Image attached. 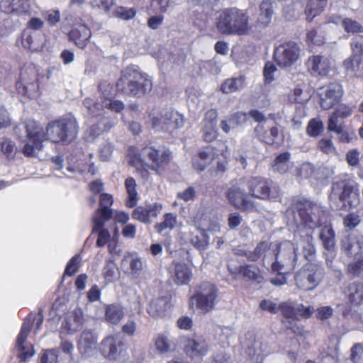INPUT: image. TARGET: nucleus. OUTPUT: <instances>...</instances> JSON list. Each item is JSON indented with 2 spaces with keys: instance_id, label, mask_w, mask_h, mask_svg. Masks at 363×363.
Wrapping results in <instances>:
<instances>
[{
  "instance_id": "f257e3e1",
  "label": "nucleus",
  "mask_w": 363,
  "mask_h": 363,
  "mask_svg": "<svg viewBox=\"0 0 363 363\" xmlns=\"http://www.w3.org/2000/svg\"><path fill=\"white\" fill-rule=\"evenodd\" d=\"M325 212L323 208L318 203L306 202L305 207L298 210L294 219L298 226L303 225L308 228L304 235H301L306 240L303 245L304 257L308 260H311L315 253V248L312 243L313 230L320 226Z\"/></svg>"
},
{
  "instance_id": "f03ea898",
  "label": "nucleus",
  "mask_w": 363,
  "mask_h": 363,
  "mask_svg": "<svg viewBox=\"0 0 363 363\" xmlns=\"http://www.w3.org/2000/svg\"><path fill=\"white\" fill-rule=\"evenodd\" d=\"M246 11L235 7L225 9L216 19V28L223 35H245L252 29Z\"/></svg>"
},
{
  "instance_id": "7ed1b4c3",
  "label": "nucleus",
  "mask_w": 363,
  "mask_h": 363,
  "mask_svg": "<svg viewBox=\"0 0 363 363\" xmlns=\"http://www.w3.org/2000/svg\"><path fill=\"white\" fill-rule=\"evenodd\" d=\"M118 91L129 96L141 97L152 89V81L135 66L127 67L121 72L116 83Z\"/></svg>"
},
{
  "instance_id": "20e7f679",
  "label": "nucleus",
  "mask_w": 363,
  "mask_h": 363,
  "mask_svg": "<svg viewBox=\"0 0 363 363\" xmlns=\"http://www.w3.org/2000/svg\"><path fill=\"white\" fill-rule=\"evenodd\" d=\"M14 133L19 140L26 142L22 152L27 157H35L43 148V142L47 140L43 127L35 121L29 120L16 125Z\"/></svg>"
},
{
  "instance_id": "39448f33",
  "label": "nucleus",
  "mask_w": 363,
  "mask_h": 363,
  "mask_svg": "<svg viewBox=\"0 0 363 363\" xmlns=\"http://www.w3.org/2000/svg\"><path fill=\"white\" fill-rule=\"evenodd\" d=\"M78 132L77 121L72 115L52 121L46 128L47 140L52 143H70L76 138Z\"/></svg>"
},
{
  "instance_id": "423d86ee",
  "label": "nucleus",
  "mask_w": 363,
  "mask_h": 363,
  "mask_svg": "<svg viewBox=\"0 0 363 363\" xmlns=\"http://www.w3.org/2000/svg\"><path fill=\"white\" fill-rule=\"evenodd\" d=\"M330 199L331 201L338 199L340 203L336 208L356 207L359 203L358 184L351 178H340L333 184Z\"/></svg>"
},
{
  "instance_id": "0eeeda50",
  "label": "nucleus",
  "mask_w": 363,
  "mask_h": 363,
  "mask_svg": "<svg viewBox=\"0 0 363 363\" xmlns=\"http://www.w3.org/2000/svg\"><path fill=\"white\" fill-rule=\"evenodd\" d=\"M241 184L246 186L249 196L267 201L276 200L280 198V190L271 188L267 179L260 176H250L241 178Z\"/></svg>"
},
{
  "instance_id": "6e6552de",
  "label": "nucleus",
  "mask_w": 363,
  "mask_h": 363,
  "mask_svg": "<svg viewBox=\"0 0 363 363\" xmlns=\"http://www.w3.org/2000/svg\"><path fill=\"white\" fill-rule=\"evenodd\" d=\"M297 262L296 247L294 243L284 241L276 244L274 262L272 269L274 272H291Z\"/></svg>"
},
{
  "instance_id": "1a4fd4ad",
  "label": "nucleus",
  "mask_w": 363,
  "mask_h": 363,
  "mask_svg": "<svg viewBox=\"0 0 363 363\" xmlns=\"http://www.w3.org/2000/svg\"><path fill=\"white\" fill-rule=\"evenodd\" d=\"M218 289L213 284L206 281L201 284L191 298L190 305L201 313H206L214 308L218 297Z\"/></svg>"
},
{
  "instance_id": "9d476101",
  "label": "nucleus",
  "mask_w": 363,
  "mask_h": 363,
  "mask_svg": "<svg viewBox=\"0 0 363 363\" xmlns=\"http://www.w3.org/2000/svg\"><path fill=\"white\" fill-rule=\"evenodd\" d=\"M246 186L241 184V179L228 188L225 196L228 203L236 209L243 212L252 213L258 211L257 203L252 199L248 192L245 191Z\"/></svg>"
},
{
  "instance_id": "9b49d317",
  "label": "nucleus",
  "mask_w": 363,
  "mask_h": 363,
  "mask_svg": "<svg viewBox=\"0 0 363 363\" xmlns=\"http://www.w3.org/2000/svg\"><path fill=\"white\" fill-rule=\"evenodd\" d=\"M324 277V269L320 265L308 263L302 267L295 276L297 287L303 291L316 288Z\"/></svg>"
},
{
  "instance_id": "f8f14e48",
  "label": "nucleus",
  "mask_w": 363,
  "mask_h": 363,
  "mask_svg": "<svg viewBox=\"0 0 363 363\" xmlns=\"http://www.w3.org/2000/svg\"><path fill=\"white\" fill-rule=\"evenodd\" d=\"M140 157L146 165L153 170H157L170 162L172 153L164 146L147 145L141 150Z\"/></svg>"
},
{
  "instance_id": "ddd939ff",
  "label": "nucleus",
  "mask_w": 363,
  "mask_h": 363,
  "mask_svg": "<svg viewBox=\"0 0 363 363\" xmlns=\"http://www.w3.org/2000/svg\"><path fill=\"white\" fill-rule=\"evenodd\" d=\"M352 53L343 62L348 75L363 78V36H359L351 43Z\"/></svg>"
},
{
  "instance_id": "4468645a",
  "label": "nucleus",
  "mask_w": 363,
  "mask_h": 363,
  "mask_svg": "<svg viewBox=\"0 0 363 363\" xmlns=\"http://www.w3.org/2000/svg\"><path fill=\"white\" fill-rule=\"evenodd\" d=\"M300 48L294 42H287L279 45L274 52L277 64L281 67L292 66L298 59Z\"/></svg>"
},
{
  "instance_id": "2eb2a0df",
  "label": "nucleus",
  "mask_w": 363,
  "mask_h": 363,
  "mask_svg": "<svg viewBox=\"0 0 363 363\" xmlns=\"http://www.w3.org/2000/svg\"><path fill=\"white\" fill-rule=\"evenodd\" d=\"M320 104L324 110L332 108L337 104L342 95V88L340 84L331 83L318 89Z\"/></svg>"
},
{
  "instance_id": "dca6fc26",
  "label": "nucleus",
  "mask_w": 363,
  "mask_h": 363,
  "mask_svg": "<svg viewBox=\"0 0 363 363\" xmlns=\"http://www.w3.org/2000/svg\"><path fill=\"white\" fill-rule=\"evenodd\" d=\"M279 309L283 316L282 323L294 333L300 334L303 329L298 325L299 318L296 315V303L291 301L281 302Z\"/></svg>"
},
{
  "instance_id": "f3484780",
  "label": "nucleus",
  "mask_w": 363,
  "mask_h": 363,
  "mask_svg": "<svg viewBox=\"0 0 363 363\" xmlns=\"http://www.w3.org/2000/svg\"><path fill=\"white\" fill-rule=\"evenodd\" d=\"M228 270L235 279L241 277L242 279L257 283H261L263 280L260 269L255 264L235 266L229 263L228 264Z\"/></svg>"
},
{
  "instance_id": "a211bd4d",
  "label": "nucleus",
  "mask_w": 363,
  "mask_h": 363,
  "mask_svg": "<svg viewBox=\"0 0 363 363\" xmlns=\"http://www.w3.org/2000/svg\"><path fill=\"white\" fill-rule=\"evenodd\" d=\"M113 202V197L108 194H101L100 196V208L97 209L93 217L94 230L102 228L104 223L113 216V211L110 208Z\"/></svg>"
},
{
  "instance_id": "6ab92c4d",
  "label": "nucleus",
  "mask_w": 363,
  "mask_h": 363,
  "mask_svg": "<svg viewBox=\"0 0 363 363\" xmlns=\"http://www.w3.org/2000/svg\"><path fill=\"white\" fill-rule=\"evenodd\" d=\"M31 328V323H24L17 337L16 346L18 347V357L21 362H26L32 357L35 351L31 344L27 342L26 339Z\"/></svg>"
},
{
  "instance_id": "aec40b11",
  "label": "nucleus",
  "mask_w": 363,
  "mask_h": 363,
  "mask_svg": "<svg viewBox=\"0 0 363 363\" xmlns=\"http://www.w3.org/2000/svg\"><path fill=\"white\" fill-rule=\"evenodd\" d=\"M16 89L20 94L34 97L38 91L37 75L33 69L30 72H22L21 79L16 83Z\"/></svg>"
},
{
  "instance_id": "412c9836",
  "label": "nucleus",
  "mask_w": 363,
  "mask_h": 363,
  "mask_svg": "<svg viewBox=\"0 0 363 363\" xmlns=\"http://www.w3.org/2000/svg\"><path fill=\"white\" fill-rule=\"evenodd\" d=\"M208 351V345L202 337H195L186 340L184 345L186 354L194 361L201 359Z\"/></svg>"
},
{
  "instance_id": "4be33fe9",
  "label": "nucleus",
  "mask_w": 363,
  "mask_h": 363,
  "mask_svg": "<svg viewBox=\"0 0 363 363\" xmlns=\"http://www.w3.org/2000/svg\"><path fill=\"white\" fill-rule=\"evenodd\" d=\"M123 342L118 335L105 337L101 343V351L109 359H118L123 350Z\"/></svg>"
},
{
  "instance_id": "5701e85b",
  "label": "nucleus",
  "mask_w": 363,
  "mask_h": 363,
  "mask_svg": "<svg viewBox=\"0 0 363 363\" xmlns=\"http://www.w3.org/2000/svg\"><path fill=\"white\" fill-rule=\"evenodd\" d=\"M276 244L267 241H261L252 251L251 262H257L259 259H262L263 264L267 263L272 266L274 262Z\"/></svg>"
},
{
  "instance_id": "b1692460",
  "label": "nucleus",
  "mask_w": 363,
  "mask_h": 363,
  "mask_svg": "<svg viewBox=\"0 0 363 363\" xmlns=\"http://www.w3.org/2000/svg\"><path fill=\"white\" fill-rule=\"evenodd\" d=\"M342 250L348 256H355L363 250V236L354 233L345 235L341 240Z\"/></svg>"
},
{
  "instance_id": "393cba45",
  "label": "nucleus",
  "mask_w": 363,
  "mask_h": 363,
  "mask_svg": "<svg viewBox=\"0 0 363 363\" xmlns=\"http://www.w3.org/2000/svg\"><path fill=\"white\" fill-rule=\"evenodd\" d=\"M152 344L155 350L160 354L175 351L177 344L168 333H159L154 335Z\"/></svg>"
},
{
  "instance_id": "a878e982",
  "label": "nucleus",
  "mask_w": 363,
  "mask_h": 363,
  "mask_svg": "<svg viewBox=\"0 0 363 363\" xmlns=\"http://www.w3.org/2000/svg\"><path fill=\"white\" fill-rule=\"evenodd\" d=\"M97 336L90 330H84L78 340L77 347L79 352L90 356L96 349Z\"/></svg>"
},
{
  "instance_id": "bb28decb",
  "label": "nucleus",
  "mask_w": 363,
  "mask_h": 363,
  "mask_svg": "<svg viewBox=\"0 0 363 363\" xmlns=\"http://www.w3.org/2000/svg\"><path fill=\"white\" fill-rule=\"evenodd\" d=\"M347 303L353 306L363 305V284L352 282L349 284L344 289Z\"/></svg>"
},
{
  "instance_id": "cd10ccee",
  "label": "nucleus",
  "mask_w": 363,
  "mask_h": 363,
  "mask_svg": "<svg viewBox=\"0 0 363 363\" xmlns=\"http://www.w3.org/2000/svg\"><path fill=\"white\" fill-rule=\"evenodd\" d=\"M255 134L261 141L272 145L279 136V130L277 126H270L267 123H259L255 128Z\"/></svg>"
},
{
  "instance_id": "c85d7f7f",
  "label": "nucleus",
  "mask_w": 363,
  "mask_h": 363,
  "mask_svg": "<svg viewBox=\"0 0 363 363\" xmlns=\"http://www.w3.org/2000/svg\"><path fill=\"white\" fill-rule=\"evenodd\" d=\"M174 281L178 285L187 284L191 277V272L187 264L173 262L169 267Z\"/></svg>"
},
{
  "instance_id": "c756f323",
  "label": "nucleus",
  "mask_w": 363,
  "mask_h": 363,
  "mask_svg": "<svg viewBox=\"0 0 363 363\" xmlns=\"http://www.w3.org/2000/svg\"><path fill=\"white\" fill-rule=\"evenodd\" d=\"M45 35L36 31L25 30L22 35V44L25 48L36 51L44 45Z\"/></svg>"
},
{
  "instance_id": "7c9ffc66",
  "label": "nucleus",
  "mask_w": 363,
  "mask_h": 363,
  "mask_svg": "<svg viewBox=\"0 0 363 363\" xmlns=\"http://www.w3.org/2000/svg\"><path fill=\"white\" fill-rule=\"evenodd\" d=\"M91 37L90 29L84 24H77L69 33V38L79 48H84Z\"/></svg>"
},
{
  "instance_id": "2f4dec72",
  "label": "nucleus",
  "mask_w": 363,
  "mask_h": 363,
  "mask_svg": "<svg viewBox=\"0 0 363 363\" xmlns=\"http://www.w3.org/2000/svg\"><path fill=\"white\" fill-rule=\"evenodd\" d=\"M164 131L172 133L174 130L181 128L184 124V116L177 111L172 110L166 111L163 113Z\"/></svg>"
},
{
  "instance_id": "473e14b6",
  "label": "nucleus",
  "mask_w": 363,
  "mask_h": 363,
  "mask_svg": "<svg viewBox=\"0 0 363 363\" xmlns=\"http://www.w3.org/2000/svg\"><path fill=\"white\" fill-rule=\"evenodd\" d=\"M324 248L330 253L332 258L335 257V235L331 225L323 226L319 233Z\"/></svg>"
},
{
  "instance_id": "72a5a7b5",
  "label": "nucleus",
  "mask_w": 363,
  "mask_h": 363,
  "mask_svg": "<svg viewBox=\"0 0 363 363\" xmlns=\"http://www.w3.org/2000/svg\"><path fill=\"white\" fill-rule=\"evenodd\" d=\"M306 65L313 74L325 75L329 69L328 59L320 55L309 57Z\"/></svg>"
},
{
  "instance_id": "f704fd0d",
  "label": "nucleus",
  "mask_w": 363,
  "mask_h": 363,
  "mask_svg": "<svg viewBox=\"0 0 363 363\" xmlns=\"http://www.w3.org/2000/svg\"><path fill=\"white\" fill-rule=\"evenodd\" d=\"M84 322L83 313L80 309H75L65 319L63 327L69 333H74L78 330Z\"/></svg>"
},
{
  "instance_id": "c9c22d12",
  "label": "nucleus",
  "mask_w": 363,
  "mask_h": 363,
  "mask_svg": "<svg viewBox=\"0 0 363 363\" xmlns=\"http://www.w3.org/2000/svg\"><path fill=\"white\" fill-rule=\"evenodd\" d=\"M260 13L257 20L259 26L266 28L272 22L274 6L271 0H262L259 6Z\"/></svg>"
},
{
  "instance_id": "e433bc0d",
  "label": "nucleus",
  "mask_w": 363,
  "mask_h": 363,
  "mask_svg": "<svg viewBox=\"0 0 363 363\" xmlns=\"http://www.w3.org/2000/svg\"><path fill=\"white\" fill-rule=\"evenodd\" d=\"M328 4V0H308L305 8L306 18L311 22L320 15Z\"/></svg>"
},
{
  "instance_id": "4c0bfd02",
  "label": "nucleus",
  "mask_w": 363,
  "mask_h": 363,
  "mask_svg": "<svg viewBox=\"0 0 363 363\" xmlns=\"http://www.w3.org/2000/svg\"><path fill=\"white\" fill-rule=\"evenodd\" d=\"M125 315L123 308L118 304H110L105 308V320L108 323L117 325Z\"/></svg>"
},
{
  "instance_id": "58836bf2",
  "label": "nucleus",
  "mask_w": 363,
  "mask_h": 363,
  "mask_svg": "<svg viewBox=\"0 0 363 363\" xmlns=\"http://www.w3.org/2000/svg\"><path fill=\"white\" fill-rule=\"evenodd\" d=\"M291 154L285 152L277 155L272 163L273 170L281 174H286L289 172L290 166L289 161Z\"/></svg>"
},
{
  "instance_id": "ea45409f",
  "label": "nucleus",
  "mask_w": 363,
  "mask_h": 363,
  "mask_svg": "<svg viewBox=\"0 0 363 363\" xmlns=\"http://www.w3.org/2000/svg\"><path fill=\"white\" fill-rule=\"evenodd\" d=\"M244 76L226 79L221 85L220 89L225 94H230L239 91L244 86Z\"/></svg>"
},
{
  "instance_id": "a19ab883",
  "label": "nucleus",
  "mask_w": 363,
  "mask_h": 363,
  "mask_svg": "<svg viewBox=\"0 0 363 363\" xmlns=\"http://www.w3.org/2000/svg\"><path fill=\"white\" fill-rule=\"evenodd\" d=\"M84 106L87 108L89 114L91 116L95 117L101 115L106 108L105 99L101 98L100 101H94L89 98H86L84 100Z\"/></svg>"
},
{
  "instance_id": "79ce46f5",
  "label": "nucleus",
  "mask_w": 363,
  "mask_h": 363,
  "mask_svg": "<svg viewBox=\"0 0 363 363\" xmlns=\"http://www.w3.org/2000/svg\"><path fill=\"white\" fill-rule=\"evenodd\" d=\"M125 185L128 194L126 206L129 208H133L136 205L138 201L135 180L132 177H128L125 179Z\"/></svg>"
},
{
  "instance_id": "37998d69",
  "label": "nucleus",
  "mask_w": 363,
  "mask_h": 363,
  "mask_svg": "<svg viewBox=\"0 0 363 363\" xmlns=\"http://www.w3.org/2000/svg\"><path fill=\"white\" fill-rule=\"evenodd\" d=\"M167 301L163 298L152 300L147 308V313L154 318H157L165 311Z\"/></svg>"
},
{
  "instance_id": "c03bdc74",
  "label": "nucleus",
  "mask_w": 363,
  "mask_h": 363,
  "mask_svg": "<svg viewBox=\"0 0 363 363\" xmlns=\"http://www.w3.org/2000/svg\"><path fill=\"white\" fill-rule=\"evenodd\" d=\"M177 223V216L174 213H169L164 216V220L161 223H156L155 229L156 231L162 234L164 230H172Z\"/></svg>"
},
{
  "instance_id": "a18cd8bd",
  "label": "nucleus",
  "mask_w": 363,
  "mask_h": 363,
  "mask_svg": "<svg viewBox=\"0 0 363 363\" xmlns=\"http://www.w3.org/2000/svg\"><path fill=\"white\" fill-rule=\"evenodd\" d=\"M191 243L199 250H204L209 244V237L206 230L199 229L198 233L191 238Z\"/></svg>"
},
{
  "instance_id": "49530a36",
  "label": "nucleus",
  "mask_w": 363,
  "mask_h": 363,
  "mask_svg": "<svg viewBox=\"0 0 363 363\" xmlns=\"http://www.w3.org/2000/svg\"><path fill=\"white\" fill-rule=\"evenodd\" d=\"M323 129L324 126L322 121L318 118H315L309 121L306 128V133L311 137L316 138L322 133Z\"/></svg>"
},
{
  "instance_id": "de8ad7c7",
  "label": "nucleus",
  "mask_w": 363,
  "mask_h": 363,
  "mask_svg": "<svg viewBox=\"0 0 363 363\" xmlns=\"http://www.w3.org/2000/svg\"><path fill=\"white\" fill-rule=\"evenodd\" d=\"M0 152L7 158H12L16 152V145L11 140L1 138H0Z\"/></svg>"
},
{
  "instance_id": "09e8293b",
  "label": "nucleus",
  "mask_w": 363,
  "mask_h": 363,
  "mask_svg": "<svg viewBox=\"0 0 363 363\" xmlns=\"http://www.w3.org/2000/svg\"><path fill=\"white\" fill-rule=\"evenodd\" d=\"M217 137L216 123L210 122L204 123L203 129V138L205 141L211 143Z\"/></svg>"
},
{
  "instance_id": "8fccbe9b",
  "label": "nucleus",
  "mask_w": 363,
  "mask_h": 363,
  "mask_svg": "<svg viewBox=\"0 0 363 363\" xmlns=\"http://www.w3.org/2000/svg\"><path fill=\"white\" fill-rule=\"evenodd\" d=\"M344 30L347 33H363V26L356 21L346 18L342 22Z\"/></svg>"
},
{
  "instance_id": "3c124183",
  "label": "nucleus",
  "mask_w": 363,
  "mask_h": 363,
  "mask_svg": "<svg viewBox=\"0 0 363 363\" xmlns=\"http://www.w3.org/2000/svg\"><path fill=\"white\" fill-rule=\"evenodd\" d=\"M306 41L308 44L320 45L324 43L325 38L320 32L318 30L313 29L306 33Z\"/></svg>"
},
{
  "instance_id": "603ef678",
  "label": "nucleus",
  "mask_w": 363,
  "mask_h": 363,
  "mask_svg": "<svg viewBox=\"0 0 363 363\" xmlns=\"http://www.w3.org/2000/svg\"><path fill=\"white\" fill-rule=\"evenodd\" d=\"M147 207L138 206L132 213L134 219L139 220L141 223L149 224L152 223V220L148 218Z\"/></svg>"
},
{
  "instance_id": "864d4df0",
  "label": "nucleus",
  "mask_w": 363,
  "mask_h": 363,
  "mask_svg": "<svg viewBox=\"0 0 363 363\" xmlns=\"http://www.w3.org/2000/svg\"><path fill=\"white\" fill-rule=\"evenodd\" d=\"M361 222L359 216L354 212L347 214L343 219L344 226L349 229H354Z\"/></svg>"
},
{
  "instance_id": "5fc2aeb1",
  "label": "nucleus",
  "mask_w": 363,
  "mask_h": 363,
  "mask_svg": "<svg viewBox=\"0 0 363 363\" xmlns=\"http://www.w3.org/2000/svg\"><path fill=\"white\" fill-rule=\"evenodd\" d=\"M318 147L323 153L327 155H333L335 152V147L330 139H320L318 143Z\"/></svg>"
},
{
  "instance_id": "6e6d98bb",
  "label": "nucleus",
  "mask_w": 363,
  "mask_h": 363,
  "mask_svg": "<svg viewBox=\"0 0 363 363\" xmlns=\"http://www.w3.org/2000/svg\"><path fill=\"white\" fill-rule=\"evenodd\" d=\"M296 311L298 318H309L314 312V308L312 306H305L302 303H296Z\"/></svg>"
},
{
  "instance_id": "4d7b16f0",
  "label": "nucleus",
  "mask_w": 363,
  "mask_h": 363,
  "mask_svg": "<svg viewBox=\"0 0 363 363\" xmlns=\"http://www.w3.org/2000/svg\"><path fill=\"white\" fill-rule=\"evenodd\" d=\"M314 172V167L310 162L303 163L298 169V176L301 179H307Z\"/></svg>"
},
{
  "instance_id": "13d9d810",
  "label": "nucleus",
  "mask_w": 363,
  "mask_h": 363,
  "mask_svg": "<svg viewBox=\"0 0 363 363\" xmlns=\"http://www.w3.org/2000/svg\"><path fill=\"white\" fill-rule=\"evenodd\" d=\"M135 13L136 11L134 9H127L125 7L118 8L115 11L116 16L123 20L133 18L135 16Z\"/></svg>"
},
{
  "instance_id": "bf43d9fd",
  "label": "nucleus",
  "mask_w": 363,
  "mask_h": 363,
  "mask_svg": "<svg viewBox=\"0 0 363 363\" xmlns=\"http://www.w3.org/2000/svg\"><path fill=\"white\" fill-rule=\"evenodd\" d=\"M94 230L93 228V232L99 231L98 239L96 240V246L99 247L104 246L110 240L111 235L106 229Z\"/></svg>"
},
{
  "instance_id": "052dcab7",
  "label": "nucleus",
  "mask_w": 363,
  "mask_h": 363,
  "mask_svg": "<svg viewBox=\"0 0 363 363\" xmlns=\"http://www.w3.org/2000/svg\"><path fill=\"white\" fill-rule=\"evenodd\" d=\"M106 108L116 113H120L124 109V104L121 101L105 99Z\"/></svg>"
},
{
  "instance_id": "680f3d73",
  "label": "nucleus",
  "mask_w": 363,
  "mask_h": 363,
  "mask_svg": "<svg viewBox=\"0 0 363 363\" xmlns=\"http://www.w3.org/2000/svg\"><path fill=\"white\" fill-rule=\"evenodd\" d=\"M215 155L213 148L208 146L199 153V159L209 164L213 160Z\"/></svg>"
},
{
  "instance_id": "e2e57ef3",
  "label": "nucleus",
  "mask_w": 363,
  "mask_h": 363,
  "mask_svg": "<svg viewBox=\"0 0 363 363\" xmlns=\"http://www.w3.org/2000/svg\"><path fill=\"white\" fill-rule=\"evenodd\" d=\"M247 121V114L245 113L238 112L231 115L229 123L232 128L240 125L245 123Z\"/></svg>"
},
{
  "instance_id": "0e129e2a",
  "label": "nucleus",
  "mask_w": 363,
  "mask_h": 363,
  "mask_svg": "<svg viewBox=\"0 0 363 363\" xmlns=\"http://www.w3.org/2000/svg\"><path fill=\"white\" fill-rule=\"evenodd\" d=\"M338 118H339L333 113L331 114L328 122V130L329 131L336 133H342V125L338 124Z\"/></svg>"
},
{
  "instance_id": "69168bd1",
  "label": "nucleus",
  "mask_w": 363,
  "mask_h": 363,
  "mask_svg": "<svg viewBox=\"0 0 363 363\" xmlns=\"http://www.w3.org/2000/svg\"><path fill=\"white\" fill-rule=\"evenodd\" d=\"M196 190L194 187L189 186L185 190L179 192L177 194V197L185 202H188L190 201H194L196 198Z\"/></svg>"
},
{
  "instance_id": "338daca9",
  "label": "nucleus",
  "mask_w": 363,
  "mask_h": 363,
  "mask_svg": "<svg viewBox=\"0 0 363 363\" xmlns=\"http://www.w3.org/2000/svg\"><path fill=\"white\" fill-rule=\"evenodd\" d=\"M347 272L354 276H359L363 272V259L352 262L347 266Z\"/></svg>"
},
{
  "instance_id": "774afa93",
  "label": "nucleus",
  "mask_w": 363,
  "mask_h": 363,
  "mask_svg": "<svg viewBox=\"0 0 363 363\" xmlns=\"http://www.w3.org/2000/svg\"><path fill=\"white\" fill-rule=\"evenodd\" d=\"M57 355L54 350H47L41 356L40 363H57Z\"/></svg>"
}]
</instances>
